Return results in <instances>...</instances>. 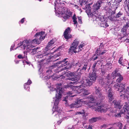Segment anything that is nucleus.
<instances>
[{"mask_svg":"<svg viewBox=\"0 0 129 129\" xmlns=\"http://www.w3.org/2000/svg\"><path fill=\"white\" fill-rule=\"evenodd\" d=\"M113 103L114 104L115 107L118 108L119 109L121 108V106L120 105V102H117L116 101L114 100L113 101Z\"/></svg>","mask_w":129,"mask_h":129,"instance_id":"24","label":"nucleus"},{"mask_svg":"<svg viewBox=\"0 0 129 129\" xmlns=\"http://www.w3.org/2000/svg\"><path fill=\"white\" fill-rule=\"evenodd\" d=\"M79 43V41L77 40L74 41L71 47V51L75 53L78 52V49H77V47Z\"/></svg>","mask_w":129,"mask_h":129,"instance_id":"14","label":"nucleus"},{"mask_svg":"<svg viewBox=\"0 0 129 129\" xmlns=\"http://www.w3.org/2000/svg\"><path fill=\"white\" fill-rule=\"evenodd\" d=\"M25 52H24V54H25Z\"/></svg>","mask_w":129,"mask_h":129,"instance_id":"53","label":"nucleus"},{"mask_svg":"<svg viewBox=\"0 0 129 129\" xmlns=\"http://www.w3.org/2000/svg\"><path fill=\"white\" fill-rule=\"evenodd\" d=\"M125 85L122 83L120 84L119 85L118 83H116L114 86V89L117 90L120 92V95L122 96L125 97V93L127 91H129V87L127 86L126 88L125 89Z\"/></svg>","mask_w":129,"mask_h":129,"instance_id":"6","label":"nucleus"},{"mask_svg":"<svg viewBox=\"0 0 129 129\" xmlns=\"http://www.w3.org/2000/svg\"><path fill=\"white\" fill-rule=\"evenodd\" d=\"M76 18L75 15H74L73 17V22H74V24H76L77 23V22L76 21Z\"/></svg>","mask_w":129,"mask_h":129,"instance_id":"30","label":"nucleus"},{"mask_svg":"<svg viewBox=\"0 0 129 129\" xmlns=\"http://www.w3.org/2000/svg\"><path fill=\"white\" fill-rule=\"evenodd\" d=\"M56 55H55L54 56V57H56Z\"/></svg>","mask_w":129,"mask_h":129,"instance_id":"50","label":"nucleus"},{"mask_svg":"<svg viewBox=\"0 0 129 129\" xmlns=\"http://www.w3.org/2000/svg\"><path fill=\"white\" fill-rule=\"evenodd\" d=\"M100 17H96V20L98 21V23H99L101 27H106L108 26V25L107 23V21L105 20L103 18L101 20Z\"/></svg>","mask_w":129,"mask_h":129,"instance_id":"15","label":"nucleus"},{"mask_svg":"<svg viewBox=\"0 0 129 129\" xmlns=\"http://www.w3.org/2000/svg\"><path fill=\"white\" fill-rule=\"evenodd\" d=\"M18 57L19 59H21L23 58V57L20 54L18 55Z\"/></svg>","mask_w":129,"mask_h":129,"instance_id":"37","label":"nucleus"},{"mask_svg":"<svg viewBox=\"0 0 129 129\" xmlns=\"http://www.w3.org/2000/svg\"><path fill=\"white\" fill-rule=\"evenodd\" d=\"M25 19L24 18H23L21 20L20 22L22 23H23L24 21V20Z\"/></svg>","mask_w":129,"mask_h":129,"instance_id":"41","label":"nucleus"},{"mask_svg":"<svg viewBox=\"0 0 129 129\" xmlns=\"http://www.w3.org/2000/svg\"><path fill=\"white\" fill-rule=\"evenodd\" d=\"M44 53L43 54H41L37 55L36 56V57L38 58H42L44 56L47 55V54H49V53H46L45 52L46 51L45 50L44 51Z\"/></svg>","mask_w":129,"mask_h":129,"instance_id":"27","label":"nucleus"},{"mask_svg":"<svg viewBox=\"0 0 129 129\" xmlns=\"http://www.w3.org/2000/svg\"><path fill=\"white\" fill-rule=\"evenodd\" d=\"M106 52V50H104L102 52L100 51V49H98L96 51V54H97V56H98V55H100L101 54H103L105 53ZM94 57H92V59H93L94 60H95L96 59H97L98 58V56H96L95 57V58H94Z\"/></svg>","mask_w":129,"mask_h":129,"instance_id":"20","label":"nucleus"},{"mask_svg":"<svg viewBox=\"0 0 129 129\" xmlns=\"http://www.w3.org/2000/svg\"><path fill=\"white\" fill-rule=\"evenodd\" d=\"M26 63H27V64H29V63L28 62H26Z\"/></svg>","mask_w":129,"mask_h":129,"instance_id":"51","label":"nucleus"},{"mask_svg":"<svg viewBox=\"0 0 129 129\" xmlns=\"http://www.w3.org/2000/svg\"><path fill=\"white\" fill-rule=\"evenodd\" d=\"M61 123L60 122H59V121H58L57 122V123L58 124H60Z\"/></svg>","mask_w":129,"mask_h":129,"instance_id":"49","label":"nucleus"},{"mask_svg":"<svg viewBox=\"0 0 129 129\" xmlns=\"http://www.w3.org/2000/svg\"><path fill=\"white\" fill-rule=\"evenodd\" d=\"M48 72H50V73H51L52 72V71H51V70H49V71H47V73H48Z\"/></svg>","mask_w":129,"mask_h":129,"instance_id":"46","label":"nucleus"},{"mask_svg":"<svg viewBox=\"0 0 129 129\" xmlns=\"http://www.w3.org/2000/svg\"><path fill=\"white\" fill-rule=\"evenodd\" d=\"M119 63L121 64L122 65H123V60L122 58V57H120L119 60L118 61Z\"/></svg>","mask_w":129,"mask_h":129,"instance_id":"31","label":"nucleus"},{"mask_svg":"<svg viewBox=\"0 0 129 129\" xmlns=\"http://www.w3.org/2000/svg\"><path fill=\"white\" fill-rule=\"evenodd\" d=\"M31 83V80H28L27 83H26L24 84V89L27 91H29V87L28 85L30 84Z\"/></svg>","mask_w":129,"mask_h":129,"instance_id":"22","label":"nucleus"},{"mask_svg":"<svg viewBox=\"0 0 129 129\" xmlns=\"http://www.w3.org/2000/svg\"><path fill=\"white\" fill-rule=\"evenodd\" d=\"M90 10L89 11V13H87V14L88 15V16H90L89 15H90V16H92L93 15V14L92 13H91L90 12Z\"/></svg>","mask_w":129,"mask_h":129,"instance_id":"39","label":"nucleus"},{"mask_svg":"<svg viewBox=\"0 0 129 129\" xmlns=\"http://www.w3.org/2000/svg\"><path fill=\"white\" fill-rule=\"evenodd\" d=\"M75 75V74L74 73H69V74H68V73H66L65 74H63V76L64 77H65V76H66V77L68 76H70L71 77H72L73 76H74Z\"/></svg>","mask_w":129,"mask_h":129,"instance_id":"29","label":"nucleus"},{"mask_svg":"<svg viewBox=\"0 0 129 129\" xmlns=\"http://www.w3.org/2000/svg\"><path fill=\"white\" fill-rule=\"evenodd\" d=\"M14 45H12L11 46V48H10L11 51L12 50H14V49H13V47H14Z\"/></svg>","mask_w":129,"mask_h":129,"instance_id":"42","label":"nucleus"},{"mask_svg":"<svg viewBox=\"0 0 129 129\" xmlns=\"http://www.w3.org/2000/svg\"><path fill=\"white\" fill-rule=\"evenodd\" d=\"M128 27H129V19L128 20V22L126 24L123 26V28L122 29V32H124L123 34L124 35L125 34V32Z\"/></svg>","mask_w":129,"mask_h":129,"instance_id":"23","label":"nucleus"},{"mask_svg":"<svg viewBox=\"0 0 129 129\" xmlns=\"http://www.w3.org/2000/svg\"><path fill=\"white\" fill-rule=\"evenodd\" d=\"M54 43V40H51L48 44L45 50L47 52L49 50L53 49V48H52V47Z\"/></svg>","mask_w":129,"mask_h":129,"instance_id":"18","label":"nucleus"},{"mask_svg":"<svg viewBox=\"0 0 129 129\" xmlns=\"http://www.w3.org/2000/svg\"><path fill=\"white\" fill-rule=\"evenodd\" d=\"M35 39L33 40L34 43L36 44H40V42L45 38V33L44 31H41L37 33L35 36Z\"/></svg>","mask_w":129,"mask_h":129,"instance_id":"7","label":"nucleus"},{"mask_svg":"<svg viewBox=\"0 0 129 129\" xmlns=\"http://www.w3.org/2000/svg\"><path fill=\"white\" fill-rule=\"evenodd\" d=\"M92 126L89 125V126L88 128L90 129H92Z\"/></svg>","mask_w":129,"mask_h":129,"instance_id":"44","label":"nucleus"},{"mask_svg":"<svg viewBox=\"0 0 129 129\" xmlns=\"http://www.w3.org/2000/svg\"><path fill=\"white\" fill-rule=\"evenodd\" d=\"M124 114L126 115L125 117L127 119H129V104H125L123 109L121 111L120 113L115 114V116L116 117H121V114Z\"/></svg>","mask_w":129,"mask_h":129,"instance_id":"10","label":"nucleus"},{"mask_svg":"<svg viewBox=\"0 0 129 129\" xmlns=\"http://www.w3.org/2000/svg\"><path fill=\"white\" fill-rule=\"evenodd\" d=\"M96 63H94L93 66V68H94V69L95 66H96Z\"/></svg>","mask_w":129,"mask_h":129,"instance_id":"45","label":"nucleus"},{"mask_svg":"<svg viewBox=\"0 0 129 129\" xmlns=\"http://www.w3.org/2000/svg\"><path fill=\"white\" fill-rule=\"evenodd\" d=\"M60 110V112H61V113L60 112L59 113H59H58L57 114H56V115H54L53 114V115H54V116H56V115H57L58 114V116H59V117L61 116H60V114H61V112H61V111Z\"/></svg>","mask_w":129,"mask_h":129,"instance_id":"40","label":"nucleus"},{"mask_svg":"<svg viewBox=\"0 0 129 129\" xmlns=\"http://www.w3.org/2000/svg\"><path fill=\"white\" fill-rule=\"evenodd\" d=\"M123 129H125L124 128Z\"/></svg>","mask_w":129,"mask_h":129,"instance_id":"56","label":"nucleus"},{"mask_svg":"<svg viewBox=\"0 0 129 129\" xmlns=\"http://www.w3.org/2000/svg\"><path fill=\"white\" fill-rule=\"evenodd\" d=\"M59 0H56L55 3V9L56 15L61 16L63 18L62 19L65 21L67 18H69L72 15V13L69 10H68L66 8H63L62 9L60 7L61 6V4L58 3Z\"/></svg>","mask_w":129,"mask_h":129,"instance_id":"3","label":"nucleus"},{"mask_svg":"<svg viewBox=\"0 0 129 129\" xmlns=\"http://www.w3.org/2000/svg\"><path fill=\"white\" fill-rule=\"evenodd\" d=\"M34 44H36V43H33V40H24L20 46H19V49L21 50L29 49L34 47L35 46Z\"/></svg>","mask_w":129,"mask_h":129,"instance_id":"4","label":"nucleus"},{"mask_svg":"<svg viewBox=\"0 0 129 129\" xmlns=\"http://www.w3.org/2000/svg\"><path fill=\"white\" fill-rule=\"evenodd\" d=\"M38 49L37 48H34L33 49L32 48H30L29 49V52L31 55H34L37 52V50Z\"/></svg>","mask_w":129,"mask_h":129,"instance_id":"25","label":"nucleus"},{"mask_svg":"<svg viewBox=\"0 0 129 129\" xmlns=\"http://www.w3.org/2000/svg\"><path fill=\"white\" fill-rule=\"evenodd\" d=\"M50 78V77L49 76H46L44 77V78L45 79H47V80L49 79Z\"/></svg>","mask_w":129,"mask_h":129,"instance_id":"38","label":"nucleus"},{"mask_svg":"<svg viewBox=\"0 0 129 129\" xmlns=\"http://www.w3.org/2000/svg\"><path fill=\"white\" fill-rule=\"evenodd\" d=\"M94 99L92 96L89 97L88 100L86 101L85 105L87 106L89 108H92L94 110L93 108H97L98 105H100L101 104V103H99V104L98 103H93V102H94Z\"/></svg>","mask_w":129,"mask_h":129,"instance_id":"9","label":"nucleus"},{"mask_svg":"<svg viewBox=\"0 0 129 129\" xmlns=\"http://www.w3.org/2000/svg\"><path fill=\"white\" fill-rule=\"evenodd\" d=\"M98 119L97 117L93 118L90 119L89 121L90 123H92L96 122L98 120Z\"/></svg>","mask_w":129,"mask_h":129,"instance_id":"28","label":"nucleus"},{"mask_svg":"<svg viewBox=\"0 0 129 129\" xmlns=\"http://www.w3.org/2000/svg\"><path fill=\"white\" fill-rule=\"evenodd\" d=\"M76 67H78L80 68L78 69L82 70H85L86 68V67L87 65V63H85L84 64V63H80L78 62L76 64Z\"/></svg>","mask_w":129,"mask_h":129,"instance_id":"16","label":"nucleus"},{"mask_svg":"<svg viewBox=\"0 0 129 129\" xmlns=\"http://www.w3.org/2000/svg\"><path fill=\"white\" fill-rule=\"evenodd\" d=\"M68 68H69V67H65L63 69V70H64L65 69H68Z\"/></svg>","mask_w":129,"mask_h":129,"instance_id":"48","label":"nucleus"},{"mask_svg":"<svg viewBox=\"0 0 129 129\" xmlns=\"http://www.w3.org/2000/svg\"><path fill=\"white\" fill-rule=\"evenodd\" d=\"M67 59H68L67 58H65L63 61H60L58 62L57 64L61 63L62 64V66L61 67L63 66H65L69 63V62H68L67 61H66V60Z\"/></svg>","mask_w":129,"mask_h":129,"instance_id":"21","label":"nucleus"},{"mask_svg":"<svg viewBox=\"0 0 129 129\" xmlns=\"http://www.w3.org/2000/svg\"><path fill=\"white\" fill-rule=\"evenodd\" d=\"M102 72L103 74H104L105 73V71H102Z\"/></svg>","mask_w":129,"mask_h":129,"instance_id":"47","label":"nucleus"},{"mask_svg":"<svg viewBox=\"0 0 129 129\" xmlns=\"http://www.w3.org/2000/svg\"><path fill=\"white\" fill-rule=\"evenodd\" d=\"M52 66V67H54V66Z\"/></svg>","mask_w":129,"mask_h":129,"instance_id":"52","label":"nucleus"},{"mask_svg":"<svg viewBox=\"0 0 129 129\" xmlns=\"http://www.w3.org/2000/svg\"><path fill=\"white\" fill-rule=\"evenodd\" d=\"M122 13H121L120 12H119L117 13L116 15V18H118L120 16L122 15Z\"/></svg>","mask_w":129,"mask_h":129,"instance_id":"33","label":"nucleus"},{"mask_svg":"<svg viewBox=\"0 0 129 129\" xmlns=\"http://www.w3.org/2000/svg\"><path fill=\"white\" fill-rule=\"evenodd\" d=\"M89 78L85 80L84 83L82 84V86L86 87L87 86H90L94 82L96 79V73L95 72L93 71L92 73H90L89 75Z\"/></svg>","mask_w":129,"mask_h":129,"instance_id":"5","label":"nucleus"},{"mask_svg":"<svg viewBox=\"0 0 129 129\" xmlns=\"http://www.w3.org/2000/svg\"><path fill=\"white\" fill-rule=\"evenodd\" d=\"M86 12H87V11H86Z\"/></svg>","mask_w":129,"mask_h":129,"instance_id":"57","label":"nucleus"},{"mask_svg":"<svg viewBox=\"0 0 129 129\" xmlns=\"http://www.w3.org/2000/svg\"><path fill=\"white\" fill-rule=\"evenodd\" d=\"M94 110L96 111L100 112H106L107 111H109L111 112H114L113 110H111L110 108H107L106 106L104 105H101V106H99L97 108H93Z\"/></svg>","mask_w":129,"mask_h":129,"instance_id":"13","label":"nucleus"},{"mask_svg":"<svg viewBox=\"0 0 129 129\" xmlns=\"http://www.w3.org/2000/svg\"><path fill=\"white\" fill-rule=\"evenodd\" d=\"M116 18L114 16H112L110 17V19L111 21H115L116 20Z\"/></svg>","mask_w":129,"mask_h":129,"instance_id":"35","label":"nucleus"},{"mask_svg":"<svg viewBox=\"0 0 129 129\" xmlns=\"http://www.w3.org/2000/svg\"><path fill=\"white\" fill-rule=\"evenodd\" d=\"M103 86L105 87L106 91H108L109 92L108 94V98L109 101H112L114 99L113 94L111 92L112 89L110 84H109L108 82H106V81L104 82Z\"/></svg>","mask_w":129,"mask_h":129,"instance_id":"11","label":"nucleus"},{"mask_svg":"<svg viewBox=\"0 0 129 129\" xmlns=\"http://www.w3.org/2000/svg\"><path fill=\"white\" fill-rule=\"evenodd\" d=\"M86 101L82 100H78L76 102L74 103L71 104L69 106L71 108H78L81 107L82 105H85Z\"/></svg>","mask_w":129,"mask_h":129,"instance_id":"12","label":"nucleus"},{"mask_svg":"<svg viewBox=\"0 0 129 129\" xmlns=\"http://www.w3.org/2000/svg\"><path fill=\"white\" fill-rule=\"evenodd\" d=\"M118 77V78L116 80V81L118 83L120 82L121 81H122L123 79V77L120 74L116 72V71L113 72L111 74V77H110V74H108L107 75V77L106 80H108L107 81V82H108L109 83V81L110 80V79L111 78V79H113L115 78V77ZM105 81L106 82V81Z\"/></svg>","mask_w":129,"mask_h":129,"instance_id":"8","label":"nucleus"},{"mask_svg":"<svg viewBox=\"0 0 129 129\" xmlns=\"http://www.w3.org/2000/svg\"><path fill=\"white\" fill-rule=\"evenodd\" d=\"M78 22L80 23H82L81 17H78Z\"/></svg>","mask_w":129,"mask_h":129,"instance_id":"36","label":"nucleus"},{"mask_svg":"<svg viewBox=\"0 0 129 129\" xmlns=\"http://www.w3.org/2000/svg\"><path fill=\"white\" fill-rule=\"evenodd\" d=\"M128 87H129V86H128Z\"/></svg>","mask_w":129,"mask_h":129,"instance_id":"58","label":"nucleus"},{"mask_svg":"<svg viewBox=\"0 0 129 129\" xmlns=\"http://www.w3.org/2000/svg\"><path fill=\"white\" fill-rule=\"evenodd\" d=\"M70 29L69 27H68L66 29L64 33V38L67 40L71 38L72 37V36L70 35Z\"/></svg>","mask_w":129,"mask_h":129,"instance_id":"17","label":"nucleus"},{"mask_svg":"<svg viewBox=\"0 0 129 129\" xmlns=\"http://www.w3.org/2000/svg\"><path fill=\"white\" fill-rule=\"evenodd\" d=\"M56 87V90L55 88L53 87H50V88L51 91H53L55 93H56L55 97L53 98V102L54 103V106L53 107L52 111L53 112V114L54 115H55L56 114H57L58 113L59 114L60 113H61L60 108L58 107V105L59 100L61 97L63 90V88L61 87L60 85H57Z\"/></svg>","mask_w":129,"mask_h":129,"instance_id":"2","label":"nucleus"},{"mask_svg":"<svg viewBox=\"0 0 129 129\" xmlns=\"http://www.w3.org/2000/svg\"><path fill=\"white\" fill-rule=\"evenodd\" d=\"M121 1V0L120 1V2Z\"/></svg>","mask_w":129,"mask_h":129,"instance_id":"55","label":"nucleus"},{"mask_svg":"<svg viewBox=\"0 0 129 129\" xmlns=\"http://www.w3.org/2000/svg\"><path fill=\"white\" fill-rule=\"evenodd\" d=\"M128 68H129V67H128L127 68V69H128Z\"/></svg>","mask_w":129,"mask_h":129,"instance_id":"54","label":"nucleus"},{"mask_svg":"<svg viewBox=\"0 0 129 129\" xmlns=\"http://www.w3.org/2000/svg\"><path fill=\"white\" fill-rule=\"evenodd\" d=\"M107 126V125L105 124H104L101 126L102 127H105Z\"/></svg>","mask_w":129,"mask_h":129,"instance_id":"43","label":"nucleus"},{"mask_svg":"<svg viewBox=\"0 0 129 129\" xmlns=\"http://www.w3.org/2000/svg\"><path fill=\"white\" fill-rule=\"evenodd\" d=\"M95 88L96 89L95 93L98 96V98H99L101 100H102L104 98V97L102 95L101 93L100 92V89L99 87L98 88L97 87H95Z\"/></svg>","mask_w":129,"mask_h":129,"instance_id":"19","label":"nucleus"},{"mask_svg":"<svg viewBox=\"0 0 129 129\" xmlns=\"http://www.w3.org/2000/svg\"><path fill=\"white\" fill-rule=\"evenodd\" d=\"M68 79L69 80H71L73 82H70L69 84L68 85L67 87H70L72 89V91L68 92L67 93V95L64 98L63 101H65V104L66 106L68 105V102H67V99L69 97H73L76 95V94H78L79 93H81V94L82 95L84 96L87 95L89 93V92L88 90L82 88V87L83 86L82 85L80 86H74L73 84H76L79 82H78L79 78L78 76L76 77H69Z\"/></svg>","mask_w":129,"mask_h":129,"instance_id":"1","label":"nucleus"},{"mask_svg":"<svg viewBox=\"0 0 129 129\" xmlns=\"http://www.w3.org/2000/svg\"><path fill=\"white\" fill-rule=\"evenodd\" d=\"M83 45L82 44H81L78 47H77V49H78V52L82 50V48Z\"/></svg>","mask_w":129,"mask_h":129,"instance_id":"34","label":"nucleus"},{"mask_svg":"<svg viewBox=\"0 0 129 129\" xmlns=\"http://www.w3.org/2000/svg\"><path fill=\"white\" fill-rule=\"evenodd\" d=\"M102 3L101 1L97 2L96 4L94 6V7L95 9H98L101 7V4Z\"/></svg>","mask_w":129,"mask_h":129,"instance_id":"26","label":"nucleus"},{"mask_svg":"<svg viewBox=\"0 0 129 129\" xmlns=\"http://www.w3.org/2000/svg\"><path fill=\"white\" fill-rule=\"evenodd\" d=\"M85 113V111L84 110H83L81 112H77L76 113V114H84Z\"/></svg>","mask_w":129,"mask_h":129,"instance_id":"32","label":"nucleus"}]
</instances>
